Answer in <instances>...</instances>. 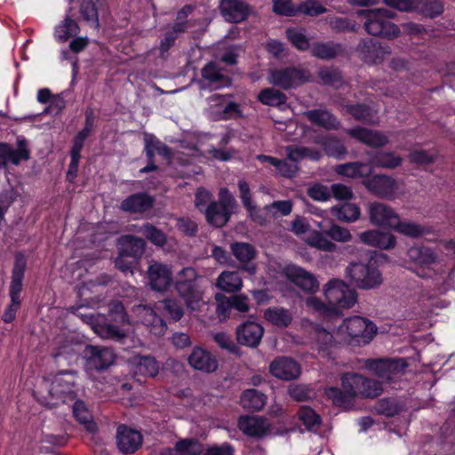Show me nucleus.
Listing matches in <instances>:
<instances>
[{"instance_id":"4","label":"nucleus","mask_w":455,"mask_h":455,"mask_svg":"<svg viewBox=\"0 0 455 455\" xmlns=\"http://www.w3.org/2000/svg\"><path fill=\"white\" fill-rule=\"evenodd\" d=\"M377 328L371 320L363 316H348L337 328L339 343L350 346H365L374 339Z\"/></svg>"},{"instance_id":"51","label":"nucleus","mask_w":455,"mask_h":455,"mask_svg":"<svg viewBox=\"0 0 455 455\" xmlns=\"http://www.w3.org/2000/svg\"><path fill=\"white\" fill-rule=\"evenodd\" d=\"M234 256L241 261V263H247L255 257V250L253 246L248 243H235L231 246Z\"/></svg>"},{"instance_id":"58","label":"nucleus","mask_w":455,"mask_h":455,"mask_svg":"<svg viewBox=\"0 0 455 455\" xmlns=\"http://www.w3.org/2000/svg\"><path fill=\"white\" fill-rule=\"evenodd\" d=\"M291 230L297 235H302L303 240L306 243V238L313 232L314 229L311 228V224L308 222L306 218L299 217L297 215L293 221L291 222Z\"/></svg>"},{"instance_id":"41","label":"nucleus","mask_w":455,"mask_h":455,"mask_svg":"<svg viewBox=\"0 0 455 455\" xmlns=\"http://www.w3.org/2000/svg\"><path fill=\"white\" fill-rule=\"evenodd\" d=\"M152 204L153 200L149 196L145 195V193H139L123 201L121 208L124 211L138 212V211H145L147 208L151 207Z\"/></svg>"},{"instance_id":"23","label":"nucleus","mask_w":455,"mask_h":455,"mask_svg":"<svg viewBox=\"0 0 455 455\" xmlns=\"http://www.w3.org/2000/svg\"><path fill=\"white\" fill-rule=\"evenodd\" d=\"M121 255L116 260V266L122 271H128L130 269L128 265H123L122 259L124 255H131V257H137L142 253L145 249V242L142 238L133 236H123L119 238L118 242Z\"/></svg>"},{"instance_id":"29","label":"nucleus","mask_w":455,"mask_h":455,"mask_svg":"<svg viewBox=\"0 0 455 455\" xmlns=\"http://www.w3.org/2000/svg\"><path fill=\"white\" fill-rule=\"evenodd\" d=\"M27 266V260L21 254H17L15 258V266L12 269V278L11 281L10 296L17 305H20V293L22 290V280Z\"/></svg>"},{"instance_id":"40","label":"nucleus","mask_w":455,"mask_h":455,"mask_svg":"<svg viewBox=\"0 0 455 455\" xmlns=\"http://www.w3.org/2000/svg\"><path fill=\"white\" fill-rule=\"evenodd\" d=\"M305 116L310 122L316 124V125L323 126L327 129H337L339 126V122L326 110H310L305 113Z\"/></svg>"},{"instance_id":"24","label":"nucleus","mask_w":455,"mask_h":455,"mask_svg":"<svg viewBox=\"0 0 455 455\" xmlns=\"http://www.w3.org/2000/svg\"><path fill=\"white\" fill-rule=\"evenodd\" d=\"M188 363L190 367L196 369V371H206V373H211L219 367L216 356L200 347H195L190 353Z\"/></svg>"},{"instance_id":"60","label":"nucleus","mask_w":455,"mask_h":455,"mask_svg":"<svg viewBox=\"0 0 455 455\" xmlns=\"http://www.w3.org/2000/svg\"><path fill=\"white\" fill-rule=\"evenodd\" d=\"M299 419L308 429L316 427L320 423L318 415L311 407H301L299 411Z\"/></svg>"},{"instance_id":"8","label":"nucleus","mask_w":455,"mask_h":455,"mask_svg":"<svg viewBox=\"0 0 455 455\" xmlns=\"http://www.w3.org/2000/svg\"><path fill=\"white\" fill-rule=\"evenodd\" d=\"M237 208V203L230 190L220 188L217 203H211L205 210L208 223L214 227H222L228 223L230 216Z\"/></svg>"},{"instance_id":"36","label":"nucleus","mask_w":455,"mask_h":455,"mask_svg":"<svg viewBox=\"0 0 455 455\" xmlns=\"http://www.w3.org/2000/svg\"><path fill=\"white\" fill-rule=\"evenodd\" d=\"M216 285L224 291L234 292L242 289L243 280L238 272L223 271L217 278Z\"/></svg>"},{"instance_id":"9","label":"nucleus","mask_w":455,"mask_h":455,"mask_svg":"<svg viewBox=\"0 0 455 455\" xmlns=\"http://www.w3.org/2000/svg\"><path fill=\"white\" fill-rule=\"evenodd\" d=\"M196 278V272L192 267H185L179 273L178 280L175 283L176 288L181 297L184 298L188 308H201L204 304V291L193 283Z\"/></svg>"},{"instance_id":"49","label":"nucleus","mask_w":455,"mask_h":455,"mask_svg":"<svg viewBox=\"0 0 455 455\" xmlns=\"http://www.w3.org/2000/svg\"><path fill=\"white\" fill-rule=\"evenodd\" d=\"M79 32V27L76 20L71 18H66L55 28V37L60 41L68 40L71 36L76 35Z\"/></svg>"},{"instance_id":"6","label":"nucleus","mask_w":455,"mask_h":455,"mask_svg":"<svg viewBox=\"0 0 455 455\" xmlns=\"http://www.w3.org/2000/svg\"><path fill=\"white\" fill-rule=\"evenodd\" d=\"M345 277L359 289H375L383 282V275L379 268L362 262L349 263L345 268Z\"/></svg>"},{"instance_id":"1","label":"nucleus","mask_w":455,"mask_h":455,"mask_svg":"<svg viewBox=\"0 0 455 455\" xmlns=\"http://www.w3.org/2000/svg\"><path fill=\"white\" fill-rule=\"evenodd\" d=\"M325 304L317 297H308L306 306L323 315L341 314L352 308L357 301V294L344 280L331 279L323 286Z\"/></svg>"},{"instance_id":"31","label":"nucleus","mask_w":455,"mask_h":455,"mask_svg":"<svg viewBox=\"0 0 455 455\" xmlns=\"http://www.w3.org/2000/svg\"><path fill=\"white\" fill-rule=\"evenodd\" d=\"M239 427L247 435L260 436L269 429V424L263 418L241 417Z\"/></svg>"},{"instance_id":"42","label":"nucleus","mask_w":455,"mask_h":455,"mask_svg":"<svg viewBox=\"0 0 455 455\" xmlns=\"http://www.w3.org/2000/svg\"><path fill=\"white\" fill-rule=\"evenodd\" d=\"M240 402L243 408L257 411L264 407L267 397L263 393L259 392V390L247 389L243 392Z\"/></svg>"},{"instance_id":"35","label":"nucleus","mask_w":455,"mask_h":455,"mask_svg":"<svg viewBox=\"0 0 455 455\" xmlns=\"http://www.w3.org/2000/svg\"><path fill=\"white\" fill-rule=\"evenodd\" d=\"M335 170L339 175L351 177L352 179L367 177L371 173V161L369 164L351 162V164H339Z\"/></svg>"},{"instance_id":"27","label":"nucleus","mask_w":455,"mask_h":455,"mask_svg":"<svg viewBox=\"0 0 455 455\" xmlns=\"http://www.w3.org/2000/svg\"><path fill=\"white\" fill-rule=\"evenodd\" d=\"M220 7L226 20L234 23L244 20L251 12L249 5L242 0H222Z\"/></svg>"},{"instance_id":"37","label":"nucleus","mask_w":455,"mask_h":455,"mask_svg":"<svg viewBox=\"0 0 455 455\" xmlns=\"http://www.w3.org/2000/svg\"><path fill=\"white\" fill-rule=\"evenodd\" d=\"M408 256L414 263L423 267H429L436 260V256L427 246H412L408 250Z\"/></svg>"},{"instance_id":"22","label":"nucleus","mask_w":455,"mask_h":455,"mask_svg":"<svg viewBox=\"0 0 455 455\" xmlns=\"http://www.w3.org/2000/svg\"><path fill=\"white\" fill-rule=\"evenodd\" d=\"M310 339L319 354L328 355L330 349L334 347L336 343H340L337 339V330L334 333L328 332L323 328L310 324Z\"/></svg>"},{"instance_id":"39","label":"nucleus","mask_w":455,"mask_h":455,"mask_svg":"<svg viewBox=\"0 0 455 455\" xmlns=\"http://www.w3.org/2000/svg\"><path fill=\"white\" fill-rule=\"evenodd\" d=\"M403 159L401 156L394 152H379L370 158L371 167L395 168L401 165Z\"/></svg>"},{"instance_id":"32","label":"nucleus","mask_w":455,"mask_h":455,"mask_svg":"<svg viewBox=\"0 0 455 455\" xmlns=\"http://www.w3.org/2000/svg\"><path fill=\"white\" fill-rule=\"evenodd\" d=\"M204 448L199 441L185 440L178 441L173 449L167 448L161 451V455H200Z\"/></svg>"},{"instance_id":"47","label":"nucleus","mask_w":455,"mask_h":455,"mask_svg":"<svg viewBox=\"0 0 455 455\" xmlns=\"http://www.w3.org/2000/svg\"><path fill=\"white\" fill-rule=\"evenodd\" d=\"M331 211L342 221H355L361 215L360 207L355 204H343L341 206H332Z\"/></svg>"},{"instance_id":"38","label":"nucleus","mask_w":455,"mask_h":455,"mask_svg":"<svg viewBox=\"0 0 455 455\" xmlns=\"http://www.w3.org/2000/svg\"><path fill=\"white\" fill-rule=\"evenodd\" d=\"M264 317L274 325L284 328L290 325L292 315L287 308L284 307H268L264 312Z\"/></svg>"},{"instance_id":"2","label":"nucleus","mask_w":455,"mask_h":455,"mask_svg":"<svg viewBox=\"0 0 455 455\" xmlns=\"http://www.w3.org/2000/svg\"><path fill=\"white\" fill-rule=\"evenodd\" d=\"M381 390L382 387L374 380H369L357 373H347L342 377V390L329 387L325 394L335 404L346 407L353 396H377Z\"/></svg>"},{"instance_id":"55","label":"nucleus","mask_w":455,"mask_h":455,"mask_svg":"<svg viewBox=\"0 0 455 455\" xmlns=\"http://www.w3.org/2000/svg\"><path fill=\"white\" fill-rule=\"evenodd\" d=\"M92 132V124H87L80 131V132L75 138L71 153L73 154V164L76 165V160H79L80 151L84 148V142Z\"/></svg>"},{"instance_id":"28","label":"nucleus","mask_w":455,"mask_h":455,"mask_svg":"<svg viewBox=\"0 0 455 455\" xmlns=\"http://www.w3.org/2000/svg\"><path fill=\"white\" fill-rule=\"evenodd\" d=\"M84 355L88 363L97 369L108 367L115 361V354L108 347H86Z\"/></svg>"},{"instance_id":"33","label":"nucleus","mask_w":455,"mask_h":455,"mask_svg":"<svg viewBox=\"0 0 455 455\" xmlns=\"http://www.w3.org/2000/svg\"><path fill=\"white\" fill-rule=\"evenodd\" d=\"M239 192H240V199L243 204V206L247 209L251 218L254 221L259 224L265 223V220L259 214V210L252 202L251 193L250 190V186L245 180H240L238 182Z\"/></svg>"},{"instance_id":"3","label":"nucleus","mask_w":455,"mask_h":455,"mask_svg":"<svg viewBox=\"0 0 455 455\" xmlns=\"http://www.w3.org/2000/svg\"><path fill=\"white\" fill-rule=\"evenodd\" d=\"M76 397V377L68 371L45 379L37 391L38 401L50 407L59 403L75 401Z\"/></svg>"},{"instance_id":"30","label":"nucleus","mask_w":455,"mask_h":455,"mask_svg":"<svg viewBox=\"0 0 455 455\" xmlns=\"http://www.w3.org/2000/svg\"><path fill=\"white\" fill-rule=\"evenodd\" d=\"M359 237L364 243L380 249H392L395 244L394 235L388 234V232L377 231V229L362 232Z\"/></svg>"},{"instance_id":"61","label":"nucleus","mask_w":455,"mask_h":455,"mask_svg":"<svg viewBox=\"0 0 455 455\" xmlns=\"http://www.w3.org/2000/svg\"><path fill=\"white\" fill-rule=\"evenodd\" d=\"M348 111L355 116L357 120H362L363 122L371 123L374 122L375 111L371 110L367 107H363V105H356V107L348 108Z\"/></svg>"},{"instance_id":"34","label":"nucleus","mask_w":455,"mask_h":455,"mask_svg":"<svg viewBox=\"0 0 455 455\" xmlns=\"http://www.w3.org/2000/svg\"><path fill=\"white\" fill-rule=\"evenodd\" d=\"M73 415L88 432H96L97 425L94 422L92 412H90L84 401L76 400L74 402Z\"/></svg>"},{"instance_id":"7","label":"nucleus","mask_w":455,"mask_h":455,"mask_svg":"<svg viewBox=\"0 0 455 455\" xmlns=\"http://www.w3.org/2000/svg\"><path fill=\"white\" fill-rule=\"evenodd\" d=\"M352 239V234L346 227L339 226V224H331L324 232L313 231L306 238V242L309 246L315 247L323 251H336L338 246L333 241L347 242Z\"/></svg>"},{"instance_id":"21","label":"nucleus","mask_w":455,"mask_h":455,"mask_svg":"<svg viewBox=\"0 0 455 455\" xmlns=\"http://www.w3.org/2000/svg\"><path fill=\"white\" fill-rule=\"evenodd\" d=\"M135 315L146 325L155 336H163L166 331V325L155 310L148 306L139 305L133 308Z\"/></svg>"},{"instance_id":"12","label":"nucleus","mask_w":455,"mask_h":455,"mask_svg":"<svg viewBox=\"0 0 455 455\" xmlns=\"http://www.w3.org/2000/svg\"><path fill=\"white\" fill-rule=\"evenodd\" d=\"M82 319L92 326L94 332L101 339H122L128 333L127 330H120L116 325L109 324L104 315L100 314H84Z\"/></svg>"},{"instance_id":"50","label":"nucleus","mask_w":455,"mask_h":455,"mask_svg":"<svg viewBox=\"0 0 455 455\" xmlns=\"http://www.w3.org/2000/svg\"><path fill=\"white\" fill-rule=\"evenodd\" d=\"M367 52H363L362 59L367 63H377V61L383 60L386 55H388L390 51L387 46L377 45V44H371L366 45Z\"/></svg>"},{"instance_id":"26","label":"nucleus","mask_w":455,"mask_h":455,"mask_svg":"<svg viewBox=\"0 0 455 455\" xmlns=\"http://www.w3.org/2000/svg\"><path fill=\"white\" fill-rule=\"evenodd\" d=\"M347 133L359 142L368 146H385L388 142V138L379 131L371 130V128L355 127L347 130Z\"/></svg>"},{"instance_id":"14","label":"nucleus","mask_w":455,"mask_h":455,"mask_svg":"<svg viewBox=\"0 0 455 455\" xmlns=\"http://www.w3.org/2000/svg\"><path fill=\"white\" fill-rule=\"evenodd\" d=\"M208 105L209 114L213 119H229L241 115L239 105L222 94H212L208 99Z\"/></svg>"},{"instance_id":"20","label":"nucleus","mask_w":455,"mask_h":455,"mask_svg":"<svg viewBox=\"0 0 455 455\" xmlns=\"http://www.w3.org/2000/svg\"><path fill=\"white\" fill-rule=\"evenodd\" d=\"M148 283L152 289L164 291L172 283V272L171 268L163 263H151L148 268Z\"/></svg>"},{"instance_id":"54","label":"nucleus","mask_w":455,"mask_h":455,"mask_svg":"<svg viewBox=\"0 0 455 455\" xmlns=\"http://www.w3.org/2000/svg\"><path fill=\"white\" fill-rule=\"evenodd\" d=\"M287 156L293 162H298V160L303 159V157L319 159L321 155L319 152H315V150L307 149V148L288 147Z\"/></svg>"},{"instance_id":"18","label":"nucleus","mask_w":455,"mask_h":455,"mask_svg":"<svg viewBox=\"0 0 455 455\" xmlns=\"http://www.w3.org/2000/svg\"><path fill=\"white\" fill-rule=\"evenodd\" d=\"M269 370L273 376L286 381L297 379L301 373L300 365L289 356H279L274 359L270 363Z\"/></svg>"},{"instance_id":"25","label":"nucleus","mask_w":455,"mask_h":455,"mask_svg":"<svg viewBox=\"0 0 455 455\" xmlns=\"http://www.w3.org/2000/svg\"><path fill=\"white\" fill-rule=\"evenodd\" d=\"M117 447L122 452H134L142 444L140 432L128 427L121 426L117 428Z\"/></svg>"},{"instance_id":"59","label":"nucleus","mask_w":455,"mask_h":455,"mask_svg":"<svg viewBox=\"0 0 455 455\" xmlns=\"http://www.w3.org/2000/svg\"><path fill=\"white\" fill-rule=\"evenodd\" d=\"M81 14L84 20L89 21L94 27L99 25L98 12L95 7V4L92 0L84 1L80 8Z\"/></svg>"},{"instance_id":"64","label":"nucleus","mask_w":455,"mask_h":455,"mask_svg":"<svg viewBox=\"0 0 455 455\" xmlns=\"http://www.w3.org/2000/svg\"><path fill=\"white\" fill-rule=\"evenodd\" d=\"M323 148L329 156L340 157L345 156L347 150L340 141L336 139H328L323 142Z\"/></svg>"},{"instance_id":"17","label":"nucleus","mask_w":455,"mask_h":455,"mask_svg":"<svg viewBox=\"0 0 455 455\" xmlns=\"http://www.w3.org/2000/svg\"><path fill=\"white\" fill-rule=\"evenodd\" d=\"M283 274L288 280L305 291L315 292L319 288V282L315 275L296 265L286 266Z\"/></svg>"},{"instance_id":"43","label":"nucleus","mask_w":455,"mask_h":455,"mask_svg":"<svg viewBox=\"0 0 455 455\" xmlns=\"http://www.w3.org/2000/svg\"><path fill=\"white\" fill-rule=\"evenodd\" d=\"M395 230L410 237H420V235L430 232V229L422 226V224L411 222V220H402L398 214Z\"/></svg>"},{"instance_id":"56","label":"nucleus","mask_w":455,"mask_h":455,"mask_svg":"<svg viewBox=\"0 0 455 455\" xmlns=\"http://www.w3.org/2000/svg\"><path fill=\"white\" fill-rule=\"evenodd\" d=\"M140 232L150 241L157 246H163L166 242V236L161 229L156 228L151 224H146L140 228Z\"/></svg>"},{"instance_id":"5","label":"nucleus","mask_w":455,"mask_h":455,"mask_svg":"<svg viewBox=\"0 0 455 455\" xmlns=\"http://www.w3.org/2000/svg\"><path fill=\"white\" fill-rule=\"evenodd\" d=\"M358 15L364 19V27L368 33L382 37L394 38L400 35L397 26L391 22L394 12L387 9H372L371 11H360Z\"/></svg>"},{"instance_id":"15","label":"nucleus","mask_w":455,"mask_h":455,"mask_svg":"<svg viewBox=\"0 0 455 455\" xmlns=\"http://www.w3.org/2000/svg\"><path fill=\"white\" fill-rule=\"evenodd\" d=\"M405 363L398 359H379L378 361H370L367 363L368 368L376 374L382 382L378 384L380 385L383 391V382L390 381L397 374L401 373L405 367Z\"/></svg>"},{"instance_id":"16","label":"nucleus","mask_w":455,"mask_h":455,"mask_svg":"<svg viewBox=\"0 0 455 455\" xmlns=\"http://www.w3.org/2000/svg\"><path fill=\"white\" fill-rule=\"evenodd\" d=\"M368 214L370 222L379 227H387L391 229L396 228L398 223V214L388 204L381 203H372L368 204Z\"/></svg>"},{"instance_id":"45","label":"nucleus","mask_w":455,"mask_h":455,"mask_svg":"<svg viewBox=\"0 0 455 455\" xmlns=\"http://www.w3.org/2000/svg\"><path fill=\"white\" fill-rule=\"evenodd\" d=\"M288 40L299 50H308L311 49L310 40L312 37L307 35L304 28L299 27H294L293 28H288L286 30Z\"/></svg>"},{"instance_id":"63","label":"nucleus","mask_w":455,"mask_h":455,"mask_svg":"<svg viewBox=\"0 0 455 455\" xmlns=\"http://www.w3.org/2000/svg\"><path fill=\"white\" fill-rule=\"evenodd\" d=\"M265 211L273 216L278 215H289L292 211V204L291 201H275L272 204H267L265 207Z\"/></svg>"},{"instance_id":"19","label":"nucleus","mask_w":455,"mask_h":455,"mask_svg":"<svg viewBox=\"0 0 455 455\" xmlns=\"http://www.w3.org/2000/svg\"><path fill=\"white\" fill-rule=\"evenodd\" d=\"M264 331V328L259 323L247 320L237 327L236 339L241 345L257 347L261 341Z\"/></svg>"},{"instance_id":"13","label":"nucleus","mask_w":455,"mask_h":455,"mask_svg":"<svg viewBox=\"0 0 455 455\" xmlns=\"http://www.w3.org/2000/svg\"><path fill=\"white\" fill-rule=\"evenodd\" d=\"M364 185L371 193L383 198H395L398 194L402 193V186L399 181L387 175L373 176L364 181Z\"/></svg>"},{"instance_id":"53","label":"nucleus","mask_w":455,"mask_h":455,"mask_svg":"<svg viewBox=\"0 0 455 455\" xmlns=\"http://www.w3.org/2000/svg\"><path fill=\"white\" fill-rule=\"evenodd\" d=\"M145 145L147 155L149 157L155 156L156 153L162 154V156H170L168 148L162 144V142L153 135L145 136Z\"/></svg>"},{"instance_id":"48","label":"nucleus","mask_w":455,"mask_h":455,"mask_svg":"<svg viewBox=\"0 0 455 455\" xmlns=\"http://www.w3.org/2000/svg\"><path fill=\"white\" fill-rule=\"evenodd\" d=\"M258 99L259 102L268 106H282L286 103L285 94L274 88L262 89L258 95Z\"/></svg>"},{"instance_id":"11","label":"nucleus","mask_w":455,"mask_h":455,"mask_svg":"<svg viewBox=\"0 0 455 455\" xmlns=\"http://www.w3.org/2000/svg\"><path fill=\"white\" fill-rule=\"evenodd\" d=\"M389 6L396 7L402 12H410L416 10L424 15L434 16L440 15L444 10L443 3L441 0H421L415 3L413 0H384Z\"/></svg>"},{"instance_id":"52","label":"nucleus","mask_w":455,"mask_h":455,"mask_svg":"<svg viewBox=\"0 0 455 455\" xmlns=\"http://www.w3.org/2000/svg\"><path fill=\"white\" fill-rule=\"evenodd\" d=\"M340 50L336 44L316 43L311 46V53L318 58H333Z\"/></svg>"},{"instance_id":"62","label":"nucleus","mask_w":455,"mask_h":455,"mask_svg":"<svg viewBox=\"0 0 455 455\" xmlns=\"http://www.w3.org/2000/svg\"><path fill=\"white\" fill-rule=\"evenodd\" d=\"M308 196L315 201H328L331 197V189L323 184H312L307 190Z\"/></svg>"},{"instance_id":"44","label":"nucleus","mask_w":455,"mask_h":455,"mask_svg":"<svg viewBox=\"0 0 455 455\" xmlns=\"http://www.w3.org/2000/svg\"><path fill=\"white\" fill-rule=\"evenodd\" d=\"M28 152L26 149L13 150L9 145L0 144V167L6 165L8 163L18 164L23 159H28Z\"/></svg>"},{"instance_id":"10","label":"nucleus","mask_w":455,"mask_h":455,"mask_svg":"<svg viewBox=\"0 0 455 455\" xmlns=\"http://www.w3.org/2000/svg\"><path fill=\"white\" fill-rule=\"evenodd\" d=\"M267 80L274 85L289 89L293 88V86L301 85L305 81L309 80V75L307 71L301 70V68H277L269 72Z\"/></svg>"},{"instance_id":"57","label":"nucleus","mask_w":455,"mask_h":455,"mask_svg":"<svg viewBox=\"0 0 455 455\" xmlns=\"http://www.w3.org/2000/svg\"><path fill=\"white\" fill-rule=\"evenodd\" d=\"M137 370L139 373L146 374V376H156L159 371V366L152 356H144L139 360Z\"/></svg>"},{"instance_id":"46","label":"nucleus","mask_w":455,"mask_h":455,"mask_svg":"<svg viewBox=\"0 0 455 455\" xmlns=\"http://www.w3.org/2000/svg\"><path fill=\"white\" fill-rule=\"evenodd\" d=\"M203 77L208 80L213 88H222L229 84L227 76L219 70L214 63H209L203 68Z\"/></svg>"}]
</instances>
